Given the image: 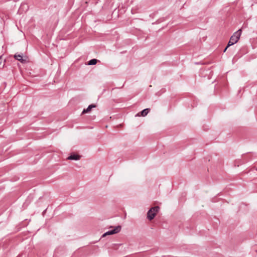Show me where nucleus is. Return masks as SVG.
Masks as SVG:
<instances>
[{
    "label": "nucleus",
    "mask_w": 257,
    "mask_h": 257,
    "mask_svg": "<svg viewBox=\"0 0 257 257\" xmlns=\"http://www.w3.org/2000/svg\"><path fill=\"white\" fill-rule=\"evenodd\" d=\"M241 34V29L238 30L235 32L230 38L229 41L228 43L227 47H230L237 42Z\"/></svg>",
    "instance_id": "1"
},
{
    "label": "nucleus",
    "mask_w": 257,
    "mask_h": 257,
    "mask_svg": "<svg viewBox=\"0 0 257 257\" xmlns=\"http://www.w3.org/2000/svg\"><path fill=\"white\" fill-rule=\"evenodd\" d=\"M160 208L159 206L152 207L147 213V218L149 220H151L156 216L157 213L159 211Z\"/></svg>",
    "instance_id": "2"
},
{
    "label": "nucleus",
    "mask_w": 257,
    "mask_h": 257,
    "mask_svg": "<svg viewBox=\"0 0 257 257\" xmlns=\"http://www.w3.org/2000/svg\"><path fill=\"white\" fill-rule=\"evenodd\" d=\"M121 228V226L118 225V226L115 227V228L113 229H112L111 230L108 231L106 232H105V233H104L103 234L102 236H105L106 235H111V234L117 233L120 231Z\"/></svg>",
    "instance_id": "3"
},
{
    "label": "nucleus",
    "mask_w": 257,
    "mask_h": 257,
    "mask_svg": "<svg viewBox=\"0 0 257 257\" xmlns=\"http://www.w3.org/2000/svg\"><path fill=\"white\" fill-rule=\"evenodd\" d=\"M14 58L16 60L20 61L22 63H25L26 62V60L23 59L22 55L19 54H16L14 55Z\"/></svg>",
    "instance_id": "4"
},
{
    "label": "nucleus",
    "mask_w": 257,
    "mask_h": 257,
    "mask_svg": "<svg viewBox=\"0 0 257 257\" xmlns=\"http://www.w3.org/2000/svg\"><path fill=\"white\" fill-rule=\"evenodd\" d=\"M80 159V156L77 154H71L68 157V160H79Z\"/></svg>",
    "instance_id": "5"
},
{
    "label": "nucleus",
    "mask_w": 257,
    "mask_h": 257,
    "mask_svg": "<svg viewBox=\"0 0 257 257\" xmlns=\"http://www.w3.org/2000/svg\"><path fill=\"white\" fill-rule=\"evenodd\" d=\"M95 107H96V105L95 104H90L88 106V107L86 109H83L82 113L84 114L85 113L89 112L91 111V110L92 108H95Z\"/></svg>",
    "instance_id": "6"
},
{
    "label": "nucleus",
    "mask_w": 257,
    "mask_h": 257,
    "mask_svg": "<svg viewBox=\"0 0 257 257\" xmlns=\"http://www.w3.org/2000/svg\"><path fill=\"white\" fill-rule=\"evenodd\" d=\"M149 110H150L149 108H146V109L143 110L141 112V115L143 116H146L148 114V113H149Z\"/></svg>",
    "instance_id": "7"
},
{
    "label": "nucleus",
    "mask_w": 257,
    "mask_h": 257,
    "mask_svg": "<svg viewBox=\"0 0 257 257\" xmlns=\"http://www.w3.org/2000/svg\"><path fill=\"white\" fill-rule=\"evenodd\" d=\"M97 60L96 59H92L88 61V64L89 65H93L96 64Z\"/></svg>",
    "instance_id": "8"
},
{
    "label": "nucleus",
    "mask_w": 257,
    "mask_h": 257,
    "mask_svg": "<svg viewBox=\"0 0 257 257\" xmlns=\"http://www.w3.org/2000/svg\"><path fill=\"white\" fill-rule=\"evenodd\" d=\"M228 47H227V46L225 47V48L224 49V50L223 52H225L226 51V50L227 49V48H228Z\"/></svg>",
    "instance_id": "9"
}]
</instances>
